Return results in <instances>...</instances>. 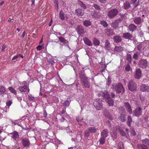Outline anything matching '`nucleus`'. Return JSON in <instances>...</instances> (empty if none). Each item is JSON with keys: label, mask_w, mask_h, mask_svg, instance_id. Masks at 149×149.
<instances>
[{"label": "nucleus", "mask_w": 149, "mask_h": 149, "mask_svg": "<svg viewBox=\"0 0 149 149\" xmlns=\"http://www.w3.org/2000/svg\"><path fill=\"white\" fill-rule=\"evenodd\" d=\"M123 50V47L120 46H116L114 50L118 52H120Z\"/></svg>", "instance_id": "39"}, {"label": "nucleus", "mask_w": 149, "mask_h": 149, "mask_svg": "<svg viewBox=\"0 0 149 149\" xmlns=\"http://www.w3.org/2000/svg\"><path fill=\"white\" fill-rule=\"evenodd\" d=\"M11 122L12 124H13L14 125H19V123L16 122L15 121H13V120H11Z\"/></svg>", "instance_id": "62"}, {"label": "nucleus", "mask_w": 149, "mask_h": 149, "mask_svg": "<svg viewBox=\"0 0 149 149\" xmlns=\"http://www.w3.org/2000/svg\"><path fill=\"white\" fill-rule=\"evenodd\" d=\"M12 135V138H13L16 141H18L19 138V135L18 132L16 131L10 133Z\"/></svg>", "instance_id": "13"}, {"label": "nucleus", "mask_w": 149, "mask_h": 149, "mask_svg": "<svg viewBox=\"0 0 149 149\" xmlns=\"http://www.w3.org/2000/svg\"><path fill=\"white\" fill-rule=\"evenodd\" d=\"M104 48L108 51H110L111 49L110 47V45L109 41L106 40L104 44Z\"/></svg>", "instance_id": "23"}, {"label": "nucleus", "mask_w": 149, "mask_h": 149, "mask_svg": "<svg viewBox=\"0 0 149 149\" xmlns=\"http://www.w3.org/2000/svg\"><path fill=\"white\" fill-rule=\"evenodd\" d=\"M90 132L87 131H85L84 132V136L86 137H88L90 135Z\"/></svg>", "instance_id": "51"}, {"label": "nucleus", "mask_w": 149, "mask_h": 149, "mask_svg": "<svg viewBox=\"0 0 149 149\" xmlns=\"http://www.w3.org/2000/svg\"><path fill=\"white\" fill-rule=\"evenodd\" d=\"M125 116L124 114H121L119 117L118 119L122 122H124L126 121Z\"/></svg>", "instance_id": "33"}, {"label": "nucleus", "mask_w": 149, "mask_h": 149, "mask_svg": "<svg viewBox=\"0 0 149 149\" xmlns=\"http://www.w3.org/2000/svg\"><path fill=\"white\" fill-rule=\"evenodd\" d=\"M132 122V119L131 116L129 115L127 117V123L129 127L131 126V123Z\"/></svg>", "instance_id": "34"}, {"label": "nucleus", "mask_w": 149, "mask_h": 149, "mask_svg": "<svg viewBox=\"0 0 149 149\" xmlns=\"http://www.w3.org/2000/svg\"><path fill=\"white\" fill-rule=\"evenodd\" d=\"M126 57V60L128 61V64H131L132 61V56L131 54H127Z\"/></svg>", "instance_id": "38"}, {"label": "nucleus", "mask_w": 149, "mask_h": 149, "mask_svg": "<svg viewBox=\"0 0 149 149\" xmlns=\"http://www.w3.org/2000/svg\"><path fill=\"white\" fill-rule=\"evenodd\" d=\"M100 24L104 27H107L108 26V24L107 22L104 20L101 21Z\"/></svg>", "instance_id": "46"}, {"label": "nucleus", "mask_w": 149, "mask_h": 149, "mask_svg": "<svg viewBox=\"0 0 149 149\" xmlns=\"http://www.w3.org/2000/svg\"><path fill=\"white\" fill-rule=\"evenodd\" d=\"M9 91L15 95H16L17 92L16 90L12 87L10 86L8 88Z\"/></svg>", "instance_id": "41"}, {"label": "nucleus", "mask_w": 149, "mask_h": 149, "mask_svg": "<svg viewBox=\"0 0 149 149\" xmlns=\"http://www.w3.org/2000/svg\"><path fill=\"white\" fill-rule=\"evenodd\" d=\"M93 44L96 46H98L100 45V42L99 41L95 38H94L93 39Z\"/></svg>", "instance_id": "37"}, {"label": "nucleus", "mask_w": 149, "mask_h": 149, "mask_svg": "<svg viewBox=\"0 0 149 149\" xmlns=\"http://www.w3.org/2000/svg\"><path fill=\"white\" fill-rule=\"evenodd\" d=\"M82 84L85 87L88 88L90 87V84L88 82L87 80H86V81L82 82Z\"/></svg>", "instance_id": "36"}, {"label": "nucleus", "mask_w": 149, "mask_h": 149, "mask_svg": "<svg viewBox=\"0 0 149 149\" xmlns=\"http://www.w3.org/2000/svg\"><path fill=\"white\" fill-rule=\"evenodd\" d=\"M93 6L96 10H101L100 7L97 4H94L93 5Z\"/></svg>", "instance_id": "47"}, {"label": "nucleus", "mask_w": 149, "mask_h": 149, "mask_svg": "<svg viewBox=\"0 0 149 149\" xmlns=\"http://www.w3.org/2000/svg\"><path fill=\"white\" fill-rule=\"evenodd\" d=\"M79 4L80 6L84 10H85L86 8V5L83 3V2L79 1H78Z\"/></svg>", "instance_id": "42"}, {"label": "nucleus", "mask_w": 149, "mask_h": 149, "mask_svg": "<svg viewBox=\"0 0 149 149\" xmlns=\"http://www.w3.org/2000/svg\"><path fill=\"white\" fill-rule=\"evenodd\" d=\"M79 76L82 82L87 80L88 78L86 77L84 70L81 71L79 73Z\"/></svg>", "instance_id": "9"}, {"label": "nucleus", "mask_w": 149, "mask_h": 149, "mask_svg": "<svg viewBox=\"0 0 149 149\" xmlns=\"http://www.w3.org/2000/svg\"><path fill=\"white\" fill-rule=\"evenodd\" d=\"M134 23L136 24L139 25L143 22V19H141L140 17H137L134 18Z\"/></svg>", "instance_id": "17"}, {"label": "nucleus", "mask_w": 149, "mask_h": 149, "mask_svg": "<svg viewBox=\"0 0 149 149\" xmlns=\"http://www.w3.org/2000/svg\"><path fill=\"white\" fill-rule=\"evenodd\" d=\"M111 25L112 26V27L114 29H116L118 27V25L115 22H112L111 24Z\"/></svg>", "instance_id": "45"}, {"label": "nucleus", "mask_w": 149, "mask_h": 149, "mask_svg": "<svg viewBox=\"0 0 149 149\" xmlns=\"http://www.w3.org/2000/svg\"><path fill=\"white\" fill-rule=\"evenodd\" d=\"M140 99L141 100L142 102H144V101L145 100V98L144 97H140Z\"/></svg>", "instance_id": "64"}, {"label": "nucleus", "mask_w": 149, "mask_h": 149, "mask_svg": "<svg viewBox=\"0 0 149 149\" xmlns=\"http://www.w3.org/2000/svg\"><path fill=\"white\" fill-rule=\"evenodd\" d=\"M128 64H127L125 67V70L126 71L128 72L129 71L130 69H131L130 66Z\"/></svg>", "instance_id": "50"}, {"label": "nucleus", "mask_w": 149, "mask_h": 149, "mask_svg": "<svg viewBox=\"0 0 149 149\" xmlns=\"http://www.w3.org/2000/svg\"><path fill=\"white\" fill-rule=\"evenodd\" d=\"M59 17L62 20L66 19H67L68 18L67 15L65 14V12L62 10L60 11Z\"/></svg>", "instance_id": "11"}, {"label": "nucleus", "mask_w": 149, "mask_h": 149, "mask_svg": "<svg viewBox=\"0 0 149 149\" xmlns=\"http://www.w3.org/2000/svg\"><path fill=\"white\" fill-rule=\"evenodd\" d=\"M43 116L45 117H46L47 116V113L46 111L45 110H44L43 111Z\"/></svg>", "instance_id": "59"}, {"label": "nucleus", "mask_w": 149, "mask_h": 149, "mask_svg": "<svg viewBox=\"0 0 149 149\" xmlns=\"http://www.w3.org/2000/svg\"><path fill=\"white\" fill-rule=\"evenodd\" d=\"M48 62L49 64L53 65L54 63V61L52 59L50 58L48 60Z\"/></svg>", "instance_id": "55"}, {"label": "nucleus", "mask_w": 149, "mask_h": 149, "mask_svg": "<svg viewBox=\"0 0 149 149\" xmlns=\"http://www.w3.org/2000/svg\"><path fill=\"white\" fill-rule=\"evenodd\" d=\"M122 21V20L121 19L119 18L118 19L116 20L115 21V22L118 25V24L120 23Z\"/></svg>", "instance_id": "54"}, {"label": "nucleus", "mask_w": 149, "mask_h": 149, "mask_svg": "<svg viewBox=\"0 0 149 149\" xmlns=\"http://www.w3.org/2000/svg\"><path fill=\"white\" fill-rule=\"evenodd\" d=\"M128 88L130 91L135 92L137 89L136 84L133 80H130L128 85Z\"/></svg>", "instance_id": "3"}, {"label": "nucleus", "mask_w": 149, "mask_h": 149, "mask_svg": "<svg viewBox=\"0 0 149 149\" xmlns=\"http://www.w3.org/2000/svg\"><path fill=\"white\" fill-rule=\"evenodd\" d=\"M112 86V88L113 89L115 88L116 92L118 93H123L125 92L124 88L121 83H119L117 85L113 84Z\"/></svg>", "instance_id": "1"}, {"label": "nucleus", "mask_w": 149, "mask_h": 149, "mask_svg": "<svg viewBox=\"0 0 149 149\" xmlns=\"http://www.w3.org/2000/svg\"><path fill=\"white\" fill-rule=\"evenodd\" d=\"M108 91H104L103 93V96L107 100V102L109 106H112L113 105V101L110 97V95L108 93Z\"/></svg>", "instance_id": "2"}, {"label": "nucleus", "mask_w": 149, "mask_h": 149, "mask_svg": "<svg viewBox=\"0 0 149 149\" xmlns=\"http://www.w3.org/2000/svg\"><path fill=\"white\" fill-rule=\"evenodd\" d=\"M105 139L106 138L101 136L99 141L100 144L101 145L105 143Z\"/></svg>", "instance_id": "43"}, {"label": "nucleus", "mask_w": 149, "mask_h": 149, "mask_svg": "<svg viewBox=\"0 0 149 149\" xmlns=\"http://www.w3.org/2000/svg\"><path fill=\"white\" fill-rule=\"evenodd\" d=\"M142 109L139 106L136 108L133 111V115L136 117H139L142 114Z\"/></svg>", "instance_id": "7"}, {"label": "nucleus", "mask_w": 149, "mask_h": 149, "mask_svg": "<svg viewBox=\"0 0 149 149\" xmlns=\"http://www.w3.org/2000/svg\"><path fill=\"white\" fill-rule=\"evenodd\" d=\"M141 91L143 92H149V86L142 84L140 86Z\"/></svg>", "instance_id": "14"}, {"label": "nucleus", "mask_w": 149, "mask_h": 149, "mask_svg": "<svg viewBox=\"0 0 149 149\" xmlns=\"http://www.w3.org/2000/svg\"><path fill=\"white\" fill-rule=\"evenodd\" d=\"M6 94V90L5 88L2 86H0V95L3 96V95Z\"/></svg>", "instance_id": "24"}, {"label": "nucleus", "mask_w": 149, "mask_h": 149, "mask_svg": "<svg viewBox=\"0 0 149 149\" xmlns=\"http://www.w3.org/2000/svg\"><path fill=\"white\" fill-rule=\"evenodd\" d=\"M83 24L84 26L87 27L91 24V23L89 20H85L83 22Z\"/></svg>", "instance_id": "35"}, {"label": "nucleus", "mask_w": 149, "mask_h": 149, "mask_svg": "<svg viewBox=\"0 0 149 149\" xmlns=\"http://www.w3.org/2000/svg\"><path fill=\"white\" fill-rule=\"evenodd\" d=\"M142 48V46L141 45H138L137 47V48L138 50L140 51L141 50Z\"/></svg>", "instance_id": "63"}, {"label": "nucleus", "mask_w": 149, "mask_h": 149, "mask_svg": "<svg viewBox=\"0 0 149 149\" xmlns=\"http://www.w3.org/2000/svg\"><path fill=\"white\" fill-rule=\"evenodd\" d=\"M116 131L119 132L120 134L123 136H126V134L125 132L119 126H117L116 127Z\"/></svg>", "instance_id": "18"}, {"label": "nucleus", "mask_w": 149, "mask_h": 149, "mask_svg": "<svg viewBox=\"0 0 149 149\" xmlns=\"http://www.w3.org/2000/svg\"><path fill=\"white\" fill-rule=\"evenodd\" d=\"M27 86H20L18 88L19 91L22 92H25L27 90Z\"/></svg>", "instance_id": "40"}, {"label": "nucleus", "mask_w": 149, "mask_h": 149, "mask_svg": "<svg viewBox=\"0 0 149 149\" xmlns=\"http://www.w3.org/2000/svg\"><path fill=\"white\" fill-rule=\"evenodd\" d=\"M124 106L125 108L127 111L129 113V114H132V110L131 106L129 103L127 102H125L124 103Z\"/></svg>", "instance_id": "12"}, {"label": "nucleus", "mask_w": 149, "mask_h": 149, "mask_svg": "<svg viewBox=\"0 0 149 149\" xmlns=\"http://www.w3.org/2000/svg\"><path fill=\"white\" fill-rule=\"evenodd\" d=\"M76 30L78 33L80 35H83L85 32L84 28L81 25H78L77 26Z\"/></svg>", "instance_id": "8"}, {"label": "nucleus", "mask_w": 149, "mask_h": 149, "mask_svg": "<svg viewBox=\"0 0 149 149\" xmlns=\"http://www.w3.org/2000/svg\"><path fill=\"white\" fill-rule=\"evenodd\" d=\"M75 13L79 16H82L84 14V11L81 9H79L75 10Z\"/></svg>", "instance_id": "26"}, {"label": "nucleus", "mask_w": 149, "mask_h": 149, "mask_svg": "<svg viewBox=\"0 0 149 149\" xmlns=\"http://www.w3.org/2000/svg\"><path fill=\"white\" fill-rule=\"evenodd\" d=\"M105 32L107 35L108 36L115 34L114 30L112 29H106L105 30Z\"/></svg>", "instance_id": "20"}, {"label": "nucleus", "mask_w": 149, "mask_h": 149, "mask_svg": "<svg viewBox=\"0 0 149 149\" xmlns=\"http://www.w3.org/2000/svg\"><path fill=\"white\" fill-rule=\"evenodd\" d=\"M58 39L62 43L66 45L68 44V41L63 37H59Z\"/></svg>", "instance_id": "31"}, {"label": "nucleus", "mask_w": 149, "mask_h": 149, "mask_svg": "<svg viewBox=\"0 0 149 149\" xmlns=\"http://www.w3.org/2000/svg\"><path fill=\"white\" fill-rule=\"evenodd\" d=\"M6 103L7 105L9 106L11 104L12 102L10 100H9Z\"/></svg>", "instance_id": "60"}, {"label": "nucleus", "mask_w": 149, "mask_h": 149, "mask_svg": "<svg viewBox=\"0 0 149 149\" xmlns=\"http://www.w3.org/2000/svg\"><path fill=\"white\" fill-rule=\"evenodd\" d=\"M93 104L96 109L98 110L101 109L102 107V100L100 98L96 99L94 102Z\"/></svg>", "instance_id": "4"}, {"label": "nucleus", "mask_w": 149, "mask_h": 149, "mask_svg": "<svg viewBox=\"0 0 149 149\" xmlns=\"http://www.w3.org/2000/svg\"><path fill=\"white\" fill-rule=\"evenodd\" d=\"M137 26L134 24H130L128 27V29L130 31L133 32L136 29Z\"/></svg>", "instance_id": "28"}, {"label": "nucleus", "mask_w": 149, "mask_h": 149, "mask_svg": "<svg viewBox=\"0 0 149 149\" xmlns=\"http://www.w3.org/2000/svg\"><path fill=\"white\" fill-rule=\"evenodd\" d=\"M35 97L31 95H28V99L30 101H34L35 100Z\"/></svg>", "instance_id": "48"}, {"label": "nucleus", "mask_w": 149, "mask_h": 149, "mask_svg": "<svg viewBox=\"0 0 149 149\" xmlns=\"http://www.w3.org/2000/svg\"><path fill=\"white\" fill-rule=\"evenodd\" d=\"M70 104V102L68 100H66L65 101L64 104L65 106L67 107H68L69 106Z\"/></svg>", "instance_id": "56"}, {"label": "nucleus", "mask_w": 149, "mask_h": 149, "mask_svg": "<svg viewBox=\"0 0 149 149\" xmlns=\"http://www.w3.org/2000/svg\"><path fill=\"white\" fill-rule=\"evenodd\" d=\"M113 40L116 43H118L122 41L121 37L119 35L114 36L113 37Z\"/></svg>", "instance_id": "22"}, {"label": "nucleus", "mask_w": 149, "mask_h": 149, "mask_svg": "<svg viewBox=\"0 0 149 149\" xmlns=\"http://www.w3.org/2000/svg\"><path fill=\"white\" fill-rule=\"evenodd\" d=\"M88 130L91 133H95L97 130V129L94 127H90L88 129Z\"/></svg>", "instance_id": "30"}, {"label": "nucleus", "mask_w": 149, "mask_h": 149, "mask_svg": "<svg viewBox=\"0 0 149 149\" xmlns=\"http://www.w3.org/2000/svg\"><path fill=\"white\" fill-rule=\"evenodd\" d=\"M118 11L116 8L110 10L107 13V16L110 18H113L118 13Z\"/></svg>", "instance_id": "5"}, {"label": "nucleus", "mask_w": 149, "mask_h": 149, "mask_svg": "<svg viewBox=\"0 0 149 149\" xmlns=\"http://www.w3.org/2000/svg\"><path fill=\"white\" fill-rule=\"evenodd\" d=\"M90 14L94 18H99L100 16V13L95 10L90 11Z\"/></svg>", "instance_id": "16"}, {"label": "nucleus", "mask_w": 149, "mask_h": 149, "mask_svg": "<svg viewBox=\"0 0 149 149\" xmlns=\"http://www.w3.org/2000/svg\"><path fill=\"white\" fill-rule=\"evenodd\" d=\"M138 147L139 148H141V149H148V148L147 146L144 145L139 144L138 145Z\"/></svg>", "instance_id": "49"}, {"label": "nucleus", "mask_w": 149, "mask_h": 149, "mask_svg": "<svg viewBox=\"0 0 149 149\" xmlns=\"http://www.w3.org/2000/svg\"><path fill=\"white\" fill-rule=\"evenodd\" d=\"M123 37L126 39L131 40L132 38V35L130 33H125L123 34Z\"/></svg>", "instance_id": "19"}, {"label": "nucleus", "mask_w": 149, "mask_h": 149, "mask_svg": "<svg viewBox=\"0 0 149 149\" xmlns=\"http://www.w3.org/2000/svg\"><path fill=\"white\" fill-rule=\"evenodd\" d=\"M101 3L104 4L105 3L107 0H98Z\"/></svg>", "instance_id": "58"}, {"label": "nucleus", "mask_w": 149, "mask_h": 149, "mask_svg": "<svg viewBox=\"0 0 149 149\" xmlns=\"http://www.w3.org/2000/svg\"><path fill=\"white\" fill-rule=\"evenodd\" d=\"M142 145H144L147 146H149V140L148 139H145L142 140Z\"/></svg>", "instance_id": "32"}, {"label": "nucleus", "mask_w": 149, "mask_h": 149, "mask_svg": "<svg viewBox=\"0 0 149 149\" xmlns=\"http://www.w3.org/2000/svg\"><path fill=\"white\" fill-rule=\"evenodd\" d=\"M118 148L119 149H123V144L122 142H120L118 144Z\"/></svg>", "instance_id": "53"}, {"label": "nucleus", "mask_w": 149, "mask_h": 149, "mask_svg": "<svg viewBox=\"0 0 149 149\" xmlns=\"http://www.w3.org/2000/svg\"><path fill=\"white\" fill-rule=\"evenodd\" d=\"M139 55V54L138 52L134 54L133 56V58L135 60H137L138 59V56Z\"/></svg>", "instance_id": "52"}, {"label": "nucleus", "mask_w": 149, "mask_h": 149, "mask_svg": "<svg viewBox=\"0 0 149 149\" xmlns=\"http://www.w3.org/2000/svg\"><path fill=\"white\" fill-rule=\"evenodd\" d=\"M130 2L133 5L134 8L137 7L139 5V2L137 0H131Z\"/></svg>", "instance_id": "27"}, {"label": "nucleus", "mask_w": 149, "mask_h": 149, "mask_svg": "<svg viewBox=\"0 0 149 149\" xmlns=\"http://www.w3.org/2000/svg\"><path fill=\"white\" fill-rule=\"evenodd\" d=\"M111 135L112 137L113 138V139H116L117 137V133L116 131H113L112 132H111Z\"/></svg>", "instance_id": "44"}, {"label": "nucleus", "mask_w": 149, "mask_h": 149, "mask_svg": "<svg viewBox=\"0 0 149 149\" xmlns=\"http://www.w3.org/2000/svg\"><path fill=\"white\" fill-rule=\"evenodd\" d=\"M22 143L24 147H29L30 145L29 140L28 138L22 139Z\"/></svg>", "instance_id": "10"}, {"label": "nucleus", "mask_w": 149, "mask_h": 149, "mask_svg": "<svg viewBox=\"0 0 149 149\" xmlns=\"http://www.w3.org/2000/svg\"><path fill=\"white\" fill-rule=\"evenodd\" d=\"M139 65L143 68L147 67L148 65V62L146 59H141L139 61Z\"/></svg>", "instance_id": "6"}, {"label": "nucleus", "mask_w": 149, "mask_h": 149, "mask_svg": "<svg viewBox=\"0 0 149 149\" xmlns=\"http://www.w3.org/2000/svg\"><path fill=\"white\" fill-rule=\"evenodd\" d=\"M42 49V47L41 45H39L37 47V50H40Z\"/></svg>", "instance_id": "61"}, {"label": "nucleus", "mask_w": 149, "mask_h": 149, "mask_svg": "<svg viewBox=\"0 0 149 149\" xmlns=\"http://www.w3.org/2000/svg\"><path fill=\"white\" fill-rule=\"evenodd\" d=\"M108 131L107 129L103 130L101 133V136L106 138L108 136Z\"/></svg>", "instance_id": "21"}, {"label": "nucleus", "mask_w": 149, "mask_h": 149, "mask_svg": "<svg viewBox=\"0 0 149 149\" xmlns=\"http://www.w3.org/2000/svg\"><path fill=\"white\" fill-rule=\"evenodd\" d=\"M20 54H19L18 55H16L14 56L13 57V58H12V60L16 59L18 58H19V56H20Z\"/></svg>", "instance_id": "57"}, {"label": "nucleus", "mask_w": 149, "mask_h": 149, "mask_svg": "<svg viewBox=\"0 0 149 149\" xmlns=\"http://www.w3.org/2000/svg\"><path fill=\"white\" fill-rule=\"evenodd\" d=\"M84 43L88 46H92V45L91 42L87 38H84L83 39Z\"/></svg>", "instance_id": "25"}, {"label": "nucleus", "mask_w": 149, "mask_h": 149, "mask_svg": "<svg viewBox=\"0 0 149 149\" xmlns=\"http://www.w3.org/2000/svg\"><path fill=\"white\" fill-rule=\"evenodd\" d=\"M123 7L125 9H128L131 7L130 4L129 2L126 1L124 3Z\"/></svg>", "instance_id": "29"}, {"label": "nucleus", "mask_w": 149, "mask_h": 149, "mask_svg": "<svg viewBox=\"0 0 149 149\" xmlns=\"http://www.w3.org/2000/svg\"><path fill=\"white\" fill-rule=\"evenodd\" d=\"M134 77L136 79H139L141 77V71L140 69L138 68L136 69Z\"/></svg>", "instance_id": "15"}]
</instances>
